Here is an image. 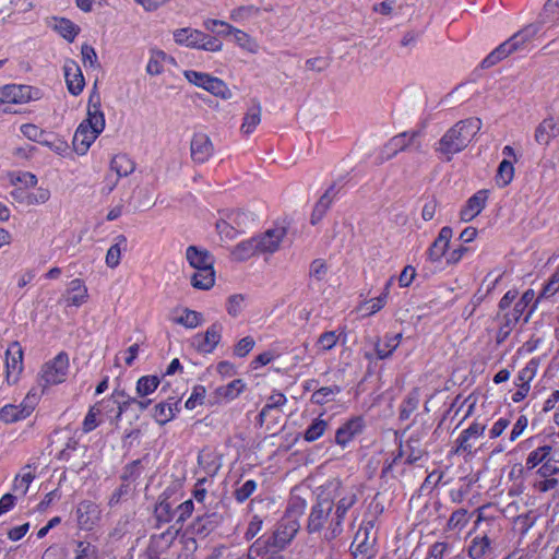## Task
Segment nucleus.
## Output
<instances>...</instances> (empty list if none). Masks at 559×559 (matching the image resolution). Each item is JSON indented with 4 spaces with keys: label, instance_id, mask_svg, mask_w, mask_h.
<instances>
[{
    "label": "nucleus",
    "instance_id": "58",
    "mask_svg": "<svg viewBox=\"0 0 559 559\" xmlns=\"http://www.w3.org/2000/svg\"><path fill=\"white\" fill-rule=\"evenodd\" d=\"M23 418H25L23 411L15 405L8 404L0 409V420L3 423H14Z\"/></svg>",
    "mask_w": 559,
    "mask_h": 559
},
{
    "label": "nucleus",
    "instance_id": "11",
    "mask_svg": "<svg viewBox=\"0 0 559 559\" xmlns=\"http://www.w3.org/2000/svg\"><path fill=\"white\" fill-rule=\"evenodd\" d=\"M420 136L419 131H405L391 138L382 148L381 159L389 160L397 155L400 152L406 151L411 145L416 144L417 150L420 148V143L417 139Z\"/></svg>",
    "mask_w": 559,
    "mask_h": 559
},
{
    "label": "nucleus",
    "instance_id": "36",
    "mask_svg": "<svg viewBox=\"0 0 559 559\" xmlns=\"http://www.w3.org/2000/svg\"><path fill=\"white\" fill-rule=\"evenodd\" d=\"M127 250V238L123 235H118L115 238V243L108 249L106 254V264L115 269L120 263L121 252Z\"/></svg>",
    "mask_w": 559,
    "mask_h": 559
},
{
    "label": "nucleus",
    "instance_id": "7",
    "mask_svg": "<svg viewBox=\"0 0 559 559\" xmlns=\"http://www.w3.org/2000/svg\"><path fill=\"white\" fill-rule=\"evenodd\" d=\"M286 235L287 229L283 224H274L262 234L252 237L247 242V251H251L252 254H272L280 249Z\"/></svg>",
    "mask_w": 559,
    "mask_h": 559
},
{
    "label": "nucleus",
    "instance_id": "22",
    "mask_svg": "<svg viewBox=\"0 0 559 559\" xmlns=\"http://www.w3.org/2000/svg\"><path fill=\"white\" fill-rule=\"evenodd\" d=\"M364 426L361 417L350 418L336 430L335 442L346 447L356 436L361 433Z\"/></svg>",
    "mask_w": 559,
    "mask_h": 559
},
{
    "label": "nucleus",
    "instance_id": "55",
    "mask_svg": "<svg viewBox=\"0 0 559 559\" xmlns=\"http://www.w3.org/2000/svg\"><path fill=\"white\" fill-rule=\"evenodd\" d=\"M287 402L286 396L281 392H274L267 400L265 406L262 408L259 417L260 421L263 423L265 419L266 414L276 409L283 405H285Z\"/></svg>",
    "mask_w": 559,
    "mask_h": 559
},
{
    "label": "nucleus",
    "instance_id": "2",
    "mask_svg": "<svg viewBox=\"0 0 559 559\" xmlns=\"http://www.w3.org/2000/svg\"><path fill=\"white\" fill-rule=\"evenodd\" d=\"M483 122L479 118L471 117L457 121L435 144V152L444 162L464 151L480 131Z\"/></svg>",
    "mask_w": 559,
    "mask_h": 559
},
{
    "label": "nucleus",
    "instance_id": "23",
    "mask_svg": "<svg viewBox=\"0 0 559 559\" xmlns=\"http://www.w3.org/2000/svg\"><path fill=\"white\" fill-rule=\"evenodd\" d=\"M453 236L452 228L444 226L440 229L438 237L435 239L428 250V257L432 262H439L445 257L451 238Z\"/></svg>",
    "mask_w": 559,
    "mask_h": 559
},
{
    "label": "nucleus",
    "instance_id": "19",
    "mask_svg": "<svg viewBox=\"0 0 559 559\" xmlns=\"http://www.w3.org/2000/svg\"><path fill=\"white\" fill-rule=\"evenodd\" d=\"M191 157L195 163H205L213 154V144L205 133H194L190 144Z\"/></svg>",
    "mask_w": 559,
    "mask_h": 559
},
{
    "label": "nucleus",
    "instance_id": "49",
    "mask_svg": "<svg viewBox=\"0 0 559 559\" xmlns=\"http://www.w3.org/2000/svg\"><path fill=\"white\" fill-rule=\"evenodd\" d=\"M157 376H143L136 382V393L139 396H146L153 393L159 385Z\"/></svg>",
    "mask_w": 559,
    "mask_h": 559
},
{
    "label": "nucleus",
    "instance_id": "60",
    "mask_svg": "<svg viewBox=\"0 0 559 559\" xmlns=\"http://www.w3.org/2000/svg\"><path fill=\"white\" fill-rule=\"evenodd\" d=\"M468 523V514H467V511L464 510V509H460V510H456L454 511L449 521H448V528L449 530H459L461 531L463 527L466 526V524Z\"/></svg>",
    "mask_w": 559,
    "mask_h": 559
},
{
    "label": "nucleus",
    "instance_id": "46",
    "mask_svg": "<svg viewBox=\"0 0 559 559\" xmlns=\"http://www.w3.org/2000/svg\"><path fill=\"white\" fill-rule=\"evenodd\" d=\"M175 514H177L176 509L173 508L167 498L159 500L155 507V518L158 524L170 522Z\"/></svg>",
    "mask_w": 559,
    "mask_h": 559
},
{
    "label": "nucleus",
    "instance_id": "64",
    "mask_svg": "<svg viewBox=\"0 0 559 559\" xmlns=\"http://www.w3.org/2000/svg\"><path fill=\"white\" fill-rule=\"evenodd\" d=\"M49 198H50L49 190L44 189V188L37 189L36 192H28L25 195L27 205L45 203L49 200Z\"/></svg>",
    "mask_w": 559,
    "mask_h": 559
},
{
    "label": "nucleus",
    "instance_id": "56",
    "mask_svg": "<svg viewBox=\"0 0 559 559\" xmlns=\"http://www.w3.org/2000/svg\"><path fill=\"white\" fill-rule=\"evenodd\" d=\"M142 471H143L142 460H140V459L134 460L123 467V472L121 474V479L123 481H134L141 476Z\"/></svg>",
    "mask_w": 559,
    "mask_h": 559
},
{
    "label": "nucleus",
    "instance_id": "9",
    "mask_svg": "<svg viewBox=\"0 0 559 559\" xmlns=\"http://www.w3.org/2000/svg\"><path fill=\"white\" fill-rule=\"evenodd\" d=\"M183 75L191 84L202 87L215 96L222 97L223 99L230 97V91L218 78L193 70H186Z\"/></svg>",
    "mask_w": 559,
    "mask_h": 559
},
{
    "label": "nucleus",
    "instance_id": "57",
    "mask_svg": "<svg viewBox=\"0 0 559 559\" xmlns=\"http://www.w3.org/2000/svg\"><path fill=\"white\" fill-rule=\"evenodd\" d=\"M193 511H194V503H193V501L191 499L180 503L176 508V512L178 514L177 520H176V524H180V526L175 530V535L178 534V532L182 527V524L185 523V521L188 518H190L192 515Z\"/></svg>",
    "mask_w": 559,
    "mask_h": 559
},
{
    "label": "nucleus",
    "instance_id": "33",
    "mask_svg": "<svg viewBox=\"0 0 559 559\" xmlns=\"http://www.w3.org/2000/svg\"><path fill=\"white\" fill-rule=\"evenodd\" d=\"M402 340V334H386L382 341L376 345V352L379 359L389 358L392 353L397 348Z\"/></svg>",
    "mask_w": 559,
    "mask_h": 559
},
{
    "label": "nucleus",
    "instance_id": "1",
    "mask_svg": "<svg viewBox=\"0 0 559 559\" xmlns=\"http://www.w3.org/2000/svg\"><path fill=\"white\" fill-rule=\"evenodd\" d=\"M559 24V8L547 1L544 10L539 16V21L534 24H530L515 33L508 40L499 45L493 51H491L484 60V67H491L502 59L507 58L512 52L523 50L527 45L533 41L542 29L543 25L549 27Z\"/></svg>",
    "mask_w": 559,
    "mask_h": 559
},
{
    "label": "nucleus",
    "instance_id": "32",
    "mask_svg": "<svg viewBox=\"0 0 559 559\" xmlns=\"http://www.w3.org/2000/svg\"><path fill=\"white\" fill-rule=\"evenodd\" d=\"M97 506L92 501L84 500L76 508L78 523L82 528H88L94 523Z\"/></svg>",
    "mask_w": 559,
    "mask_h": 559
},
{
    "label": "nucleus",
    "instance_id": "6",
    "mask_svg": "<svg viewBox=\"0 0 559 559\" xmlns=\"http://www.w3.org/2000/svg\"><path fill=\"white\" fill-rule=\"evenodd\" d=\"M305 508L306 501L304 499L296 498L290 501L285 518L274 532V544L277 547L284 548L295 537L300 527L296 516L301 514Z\"/></svg>",
    "mask_w": 559,
    "mask_h": 559
},
{
    "label": "nucleus",
    "instance_id": "50",
    "mask_svg": "<svg viewBox=\"0 0 559 559\" xmlns=\"http://www.w3.org/2000/svg\"><path fill=\"white\" fill-rule=\"evenodd\" d=\"M168 56L162 50L152 51L151 58L146 66V71L151 75H158L164 71V62Z\"/></svg>",
    "mask_w": 559,
    "mask_h": 559
},
{
    "label": "nucleus",
    "instance_id": "14",
    "mask_svg": "<svg viewBox=\"0 0 559 559\" xmlns=\"http://www.w3.org/2000/svg\"><path fill=\"white\" fill-rule=\"evenodd\" d=\"M22 370L23 350L17 342H13L5 350V380L8 384H15Z\"/></svg>",
    "mask_w": 559,
    "mask_h": 559
},
{
    "label": "nucleus",
    "instance_id": "29",
    "mask_svg": "<svg viewBox=\"0 0 559 559\" xmlns=\"http://www.w3.org/2000/svg\"><path fill=\"white\" fill-rule=\"evenodd\" d=\"M559 292V270H557L545 283L543 289L539 295L536 297L534 305L532 306L528 313L525 316L524 321L527 322L532 313L535 311L537 305L544 300L549 299L555 296Z\"/></svg>",
    "mask_w": 559,
    "mask_h": 559
},
{
    "label": "nucleus",
    "instance_id": "3",
    "mask_svg": "<svg viewBox=\"0 0 559 559\" xmlns=\"http://www.w3.org/2000/svg\"><path fill=\"white\" fill-rule=\"evenodd\" d=\"M307 530L310 534H320L321 538L326 542L335 539L343 533L342 521L337 519L330 501L324 499L320 492H318L317 501L308 516Z\"/></svg>",
    "mask_w": 559,
    "mask_h": 559
},
{
    "label": "nucleus",
    "instance_id": "54",
    "mask_svg": "<svg viewBox=\"0 0 559 559\" xmlns=\"http://www.w3.org/2000/svg\"><path fill=\"white\" fill-rule=\"evenodd\" d=\"M175 416L170 402H162L155 405L153 417L159 425H165Z\"/></svg>",
    "mask_w": 559,
    "mask_h": 559
},
{
    "label": "nucleus",
    "instance_id": "24",
    "mask_svg": "<svg viewBox=\"0 0 559 559\" xmlns=\"http://www.w3.org/2000/svg\"><path fill=\"white\" fill-rule=\"evenodd\" d=\"M186 259L195 271L201 270V267H214L215 263V259L209 250L197 246H189L187 248Z\"/></svg>",
    "mask_w": 559,
    "mask_h": 559
},
{
    "label": "nucleus",
    "instance_id": "40",
    "mask_svg": "<svg viewBox=\"0 0 559 559\" xmlns=\"http://www.w3.org/2000/svg\"><path fill=\"white\" fill-rule=\"evenodd\" d=\"M386 302L388 298L385 294H380L378 297L362 301L357 307V311L360 312L362 317H370L383 309Z\"/></svg>",
    "mask_w": 559,
    "mask_h": 559
},
{
    "label": "nucleus",
    "instance_id": "47",
    "mask_svg": "<svg viewBox=\"0 0 559 559\" xmlns=\"http://www.w3.org/2000/svg\"><path fill=\"white\" fill-rule=\"evenodd\" d=\"M340 336L341 334L337 333V331H328L322 333L316 342V348L318 349V353H325L334 348L340 340Z\"/></svg>",
    "mask_w": 559,
    "mask_h": 559
},
{
    "label": "nucleus",
    "instance_id": "31",
    "mask_svg": "<svg viewBox=\"0 0 559 559\" xmlns=\"http://www.w3.org/2000/svg\"><path fill=\"white\" fill-rule=\"evenodd\" d=\"M557 124L554 118L544 119L535 129V141L540 145H547L556 135Z\"/></svg>",
    "mask_w": 559,
    "mask_h": 559
},
{
    "label": "nucleus",
    "instance_id": "53",
    "mask_svg": "<svg viewBox=\"0 0 559 559\" xmlns=\"http://www.w3.org/2000/svg\"><path fill=\"white\" fill-rule=\"evenodd\" d=\"M243 389V383L241 379L233 380L226 385H222L216 389V393L219 397H224L226 400H233L237 397Z\"/></svg>",
    "mask_w": 559,
    "mask_h": 559
},
{
    "label": "nucleus",
    "instance_id": "51",
    "mask_svg": "<svg viewBox=\"0 0 559 559\" xmlns=\"http://www.w3.org/2000/svg\"><path fill=\"white\" fill-rule=\"evenodd\" d=\"M216 230L221 237V240L226 243L234 241L236 237L242 231L235 225H231V223L219 221L216 222Z\"/></svg>",
    "mask_w": 559,
    "mask_h": 559
},
{
    "label": "nucleus",
    "instance_id": "21",
    "mask_svg": "<svg viewBox=\"0 0 559 559\" xmlns=\"http://www.w3.org/2000/svg\"><path fill=\"white\" fill-rule=\"evenodd\" d=\"M487 199L488 194L486 190H479L473 194L460 212L461 221L466 223L473 221L486 206Z\"/></svg>",
    "mask_w": 559,
    "mask_h": 559
},
{
    "label": "nucleus",
    "instance_id": "52",
    "mask_svg": "<svg viewBox=\"0 0 559 559\" xmlns=\"http://www.w3.org/2000/svg\"><path fill=\"white\" fill-rule=\"evenodd\" d=\"M277 357H278V355L274 350H265L263 353H260L250 361L249 371H251V372L255 371L257 374H260L258 371H260L262 368L266 367L270 362H272Z\"/></svg>",
    "mask_w": 559,
    "mask_h": 559
},
{
    "label": "nucleus",
    "instance_id": "48",
    "mask_svg": "<svg viewBox=\"0 0 559 559\" xmlns=\"http://www.w3.org/2000/svg\"><path fill=\"white\" fill-rule=\"evenodd\" d=\"M419 404V392L413 390L407 394L401 405L400 417L401 419H408L411 415L417 409Z\"/></svg>",
    "mask_w": 559,
    "mask_h": 559
},
{
    "label": "nucleus",
    "instance_id": "27",
    "mask_svg": "<svg viewBox=\"0 0 559 559\" xmlns=\"http://www.w3.org/2000/svg\"><path fill=\"white\" fill-rule=\"evenodd\" d=\"M495 548L496 545L489 536H477L469 545L468 555L472 559H485L493 552Z\"/></svg>",
    "mask_w": 559,
    "mask_h": 559
},
{
    "label": "nucleus",
    "instance_id": "26",
    "mask_svg": "<svg viewBox=\"0 0 559 559\" xmlns=\"http://www.w3.org/2000/svg\"><path fill=\"white\" fill-rule=\"evenodd\" d=\"M203 25L206 31L217 36L231 37L237 43H239L243 36L242 31L233 27L224 21L209 19L204 21Z\"/></svg>",
    "mask_w": 559,
    "mask_h": 559
},
{
    "label": "nucleus",
    "instance_id": "12",
    "mask_svg": "<svg viewBox=\"0 0 559 559\" xmlns=\"http://www.w3.org/2000/svg\"><path fill=\"white\" fill-rule=\"evenodd\" d=\"M539 361L532 358L527 364L518 372L514 379L516 391L512 394L511 400L513 403L522 402L531 391V382L537 374Z\"/></svg>",
    "mask_w": 559,
    "mask_h": 559
},
{
    "label": "nucleus",
    "instance_id": "18",
    "mask_svg": "<svg viewBox=\"0 0 559 559\" xmlns=\"http://www.w3.org/2000/svg\"><path fill=\"white\" fill-rule=\"evenodd\" d=\"M63 72L68 91L74 96L81 94L85 81L78 62L72 59L66 60Z\"/></svg>",
    "mask_w": 559,
    "mask_h": 559
},
{
    "label": "nucleus",
    "instance_id": "28",
    "mask_svg": "<svg viewBox=\"0 0 559 559\" xmlns=\"http://www.w3.org/2000/svg\"><path fill=\"white\" fill-rule=\"evenodd\" d=\"M497 320L499 322V328L496 335V341L498 344L503 343L512 330L515 328L520 319L513 316L510 311H498Z\"/></svg>",
    "mask_w": 559,
    "mask_h": 559
},
{
    "label": "nucleus",
    "instance_id": "16",
    "mask_svg": "<svg viewBox=\"0 0 559 559\" xmlns=\"http://www.w3.org/2000/svg\"><path fill=\"white\" fill-rule=\"evenodd\" d=\"M85 127L102 133L105 129V116L100 109V98L98 94H92L88 100L87 118L81 122Z\"/></svg>",
    "mask_w": 559,
    "mask_h": 559
},
{
    "label": "nucleus",
    "instance_id": "59",
    "mask_svg": "<svg viewBox=\"0 0 559 559\" xmlns=\"http://www.w3.org/2000/svg\"><path fill=\"white\" fill-rule=\"evenodd\" d=\"M261 121V107L255 100H251L247 112V133L251 132Z\"/></svg>",
    "mask_w": 559,
    "mask_h": 559
},
{
    "label": "nucleus",
    "instance_id": "4",
    "mask_svg": "<svg viewBox=\"0 0 559 559\" xmlns=\"http://www.w3.org/2000/svg\"><path fill=\"white\" fill-rule=\"evenodd\" d=\"M538 440V437H531L520 443L523 449L533 448L525 460V467L528 471L537 468L540 477L554 476L559 473V460L550 444H539Z\"/></svg>",
    "mask_w": 559,
    "mask_h": 559
},
{
    "label": "nucleus",
    "instance_id": "34",
    "mask_svg": "<svg viewBox=\"0 0 559 559\" xmlns=\"http://www.w3.org/2000/svg\"><path fill=\"white\" fill-rule=\"evenodd\" d=\"M215 283L214 267H201L191 276V285L198 289H210Z\"/></svg>",
    "mask_w": 559,
    "mask_h": 559
},
{
    "label": "nucleus",
    "instance_id": "43",
    "mask_svg": "<svg viewBox=\"0 0 559 559\" xmlns=\"http://www.w3.org/2000/svg\"><path fill=\"white\" fill-rule=\"evenodd\" d=\"M340 392L341 388L338 385L320 388L312 393L311 402L318 405H324L332 402Z\"/></svg>",
    "mask_w": 559,
    "mask_h": 559
},
{
    "label": "nucleus",
    "instance_id": "42",
    "mask_svg": "<svg viewBox=\"0 0 559 559\" xmlns=\"http://www.w3.org/2000/svg\"><path fill=\"white\" fill-rule=\"evenodd\" d=\"M181 314L173 318V321L177 324L183 325L188 329H194L200 325L203 321L202 313L185 308L181 310Z\"/></svg>",
    "mask_w": 559,
    "mask_h": 559
},
{
    "label": "nucleus",
    "instance_id": "15",
    "mask_svg": "<svg viewBox=\"0 0 559 559\" xmlns=\"http://www.w3.org/2000/svg\"><path fill=\"white\" fill-rule=\"evenodd\" d=\"M221 334L222 325L219 323H213L207 328L205 333L197 334L193 337L192 345L200 353H212L221 341Z\"/></svg>",
    "mask_w": 559,
    "mask_h": 559
},
{
    "label": "nucleus",
    "instance_id": "35",
    "mask_svg": "<svg viewBox=\"0 0 559 559\" xmlns=\"http://www.w3.org/2000/svg\"><path fill=\"white\" fill-rule=\"evenodd\" d=\"M198 464L206 475L213 476L221 467L218 456L210 449H203L198 455Z\"/></svg>",
    "mask_w": 559,
    "mask_h": 559
},
{
    "label": "nucleus",
    "instance_id": "44",
    "mask_svg": "<svg viewBox=\"0 0 559 559\" xmlns=\"http://www.w3.org/2000/svg\"><path fill=\"white\" fill-rule=\"evenodd\" d=\"M514 177V166L513 163L509 159H503L497 170L496 175V183L499 187L508 186Z\"/></svg>",
    "mask_w": 559,
    "mask_h": 559
},
{
    "label": "nucleus",
    "instance_id": "39",
    "mask_svg": "<svg viewBox=\"0 0 559 559\" xmlns=\"http://www.w3.org/2000/svg\"><path fill=\"white\" fill-rule=\"evenodd\" d=\"M335 198L334 187H330L325 193L320 198L313 209L311 223L316 224L326 213Z\"/></svg>",
    "mask_w": 559,
    "mask_h": 559
},
{
    "label": "nucleus",
    "instance_id": "62",
    "mask_svg": "<svg viewBox=\"0 0 559 559\" xmlns=\"http://www.w3.org/2000/svg\"><path fill=\"white\" fill-rule=\"evenodd\" d=\"M100 413H102V409L98 408V405H94L90 408L88 413L86 414V416L83 420L82 429L85 433L93 431L98 426L96 417Z\"/></svg>",
    "mask_w": 559,
    "mask_h": 559
},
{
    "label": "nucleus",
    "instance_id": "37",
    "mask_svg": "<svg viewBox=\"0 0 559 559\" xmlns=\"http://www.w3.org/2000/svg\"><path fill=\"white\" fill-rule=\"evenodd\" d=\"M36 467L27 464L23 467L22 473L19 474L14 479L13 488L15 491H20L22 496H25L31 483L35 479Z\"/></svg>",
    "mask_w": 559,
    "mask_h": 559
},
{
    "label": "nucleus",
    "instance_id": "25",
    "mask_svg": "<svg viewBox=\"0 0 559 559\" xmlns=\"http://www.w3.org/2000/svg\"><path fill=\"white\" fill-rule=\"evenodd\" d=\"M98 135L99 133L80 123L73 136L72 144L74 151L80 155H84Z\"/></svg>",
    "mask_w": 559,
    "mask_h": 559
},
{
    "label": "nucleus",
    "instance_id": "30",
    "mask_svg": "<svg viewBox=\"0 0 559 559\" xmlns=\"http://www.w3.org/2000/svg\"><path fill=\"white\" fill-rule=\"evenodd\" d=\"M67 301L68 305L71 306H81L87 301L88 294L87 288L84 285L83 281L80 278H75L70 282L69 287L67 289Z\"/></svg>",
    "mask_w": 559,
    "mask_h": 559
},
{
    "label": "nucleus",
    "instance_id": "38",
    "mask_svg": "<svg viewBox=\"0 0 559 559\" xmlns=\"http://www.w3.org/2000/svg\"><path fill=\"white\" fill-rule=\"evenodd\" d=\"M53 29L69 43H72L80 33V27L66 17L55 19Z\"/></svg>",
    "mask_w": 559,
    "mask_h": 559
},
{
    "label": "nucleus",
    "instance_id": "61",
    "mask_svg": "<svg viewBox=\"0 0 559 559\" xmlns=\"http://www.w3.org/2000/svg\"><path fill=\"white\" fill-rule=\"evenodd\" d=\"M206 390L203 385H195L192 394L187 400L185 406L188 409H194L197 405H201L204 402Z\"/></svg>",
    "mask_w": 559,
    "mask_h": 559
},
{
    "label": "nucleus",
    "instance_id": "10",
    "mask_svg": "<svg viewBox=\"0 0 559 559\" xmlns=\"http://www.w3.org/2000/svg\"><path fill=\"white\" fill-rule=\"evenodd\" d=\"M69 368V358L64 353L58 354L52 360L45 364L40 372V385L59 384L66 380Z\"/></svg>",
    "mask_w": 559,
    "mask_h": 559
},
{
    "label": "nucleus",
    "instance_id": "5",
    "mask_svg": "<svg viewBox=\"0 0 559 559\" xmlns=\"http://www.w3.org/2000/svg\"><path fill=\"white\" fill-rule=\"evenodd\" d=\"M320 495L330 501L334 513L342 522L347 511L357 502V489L355 486L344 485L338 479H332L319 487Z\"/></svg>",
    "mask_w": 559,
    "mask_h": 559
},
{
    "label": "nucleus",
    "instance_id": "63",
    "mask_svg": "<svg viewBox=\"0 0 559 559\" xmlns=\"http://www.w3.org/2000/svg\"><path fill=\"white\" fill-rule=\"evenodd\" d=\"M82 61L84 67L90 66L91 68L98 67V59L95 49L84 44L81 48Z\"/></svg>",
    "mask_w": 559,
    "mask_h": 559
},
{
    "label": "nucleus",
    "instance_id": "8",
    "mask_svg": "<svg viewBox=\"0 0 559 559\" xmlns=\"http://www.w3.org/2000/svg\"><path fill=\"white\" fill-rule=\"evenodd\" d=\"M173 35L178 45H183L189 48L213 52L222 49V43L217 37L207 35L199 29L190 27L179 28L176 29Z\"/></svg>",
    "mask_w": 559,
    "mask_h": 559
},
{
    "label": "nucleus",
    "instance_id": "45",
    "mask_svg": "<svg viewBox=\"0 0 559 559\" xmlns=\"http://www.w3.org/2000/svg\"><path fill=\"white\" fill-rule=\"evenodd\" d=\"M328 428V421L321 417L316 418L304 432V439L313 442L321 438Z\"/></svg>",
    "mask_w": 559,
    "mask_h": 559
},
{
    "label": "nucleus",
    "instance_id": "20",
    "mask_svg": "<svg viewBox=\"0 0 559 559\" xmlns=\"http://www.w3.org/2000/svg\"><path fill=\"white\" fill-rule=\"evenodd\" d=\"M32 99V87L28 85L9 84L0 88V102L25 104Z\"/></svg>",
    "mask_w": 559,
    "mask_h": 559
},
{
    "label": "nucleus",
    "instance_id": "17",
    "mask_svg": "<svg viewBox=\"0 0 559 559\" xmlns=\"http://www.w3.org/2000/svg\"><path fill=\"white\" fill-rule=\"evenodd\" d=\"M221 515L216 512H204L199 514L195 520L190 524L189 531L192 535L199 537H206L212 533L221 523Z\"/></svg>",
    "mask_w": 559,
    "mask_h": 559
},
{
    "label": "nucleus",
    "instance_id": "13",
    "mask_svg": "<svg viewBox=\"0 0 559 559\" xmlns=\"http://www.w3.org/2000/svg\"><path fill=\"white\" fill-rule=\"evenodd\" d=\"M485 425L472 423L455 440L454 453L459 455H473L475 442L484 435Z\"/></svg>",
    "mask_w": 559,
    "mask_h": 559
},
{
    "label": "nucleus",
    "instance_id": "41",
    "mask_svg": "<svg viewBox=\"0 0 559 559\" xmlns=\"http://www.w3.org/2000/svg\"><path fill=\"white\" fill-rule=\"evenodd\" d=\"M110 168L116 171L118 177H127L133 173L135 165L128 155L118 154L111 159Z\"/></svg>",
    "mask_w": 559,
    "mask_h": 559
}]
</instances>
